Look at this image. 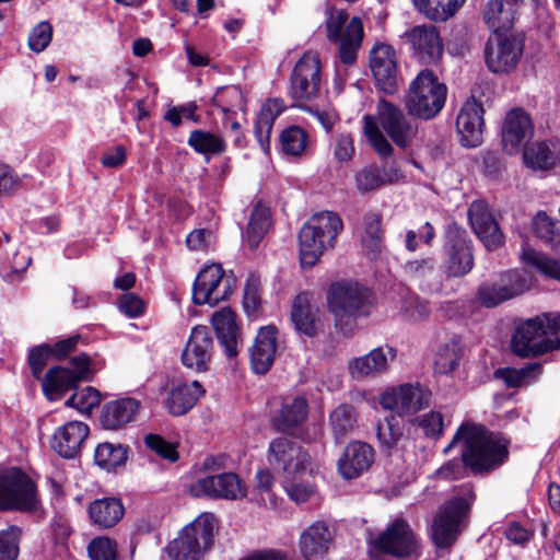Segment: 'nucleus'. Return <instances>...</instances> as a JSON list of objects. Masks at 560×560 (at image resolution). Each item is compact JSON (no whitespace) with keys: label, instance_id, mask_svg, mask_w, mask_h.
<instances>
[{"label":"nucleus","instance_id":"nucleus-12","mask_svg":"<svg viewBox=\"0 0 560 560\" xmlns=\"http://www.w3.org/2000/svg\"><path fill=\"white\" fill-rule=\"evenodd\" d=\"M91 362L86 353H80L70 360L72 370L63 366L50 368L42 382L45 396L49 400H58L79 382L91 381Z\"/></svg>","mask_w":560,"mask_h":560},{"label":"nucleus","instance_id":"nucleus-24","mask_svg":"<svg viewBox=\"0 0 560 560\" xmlns=\"http://www.w3.org/2000/svg\"><path fill=\"white\" fill-rule=\"evenodd\" d=\"M468 219L474 232L487 249L492 250L503 244V234L485 201L477 200L470 205Z\"/></svg>","mask_w":560,"mask_h":560},{"label":"nucleus","instance_id":"nucleus-53","mask_svg":"<svg viewBox=\"0 0 560 560\" xmlns=\"http://www.w3.org/2000/svg\"><path fill=\"white\" fill-rule=\"evenodd\" d=\"M101 402V393L92 387L75 390L66 401V406L73 407L80 412H91Z\"/></svg>","mask_w":560,"mask_h":560},{"label":"nucleus","instance_id":"nucleus-11","mask_svg":"<svg viewBox=\"0 0 560 560\" xmlns=\"http://www.w3.org/2000/svg\"><path fill=\"white\" fill-rule=\"evenodd\" d=\"M348 20L343 10L330 9L326 19L327 37L332 43H340L339 57L346 65H352L363 39V25L359 18H353L348 23L345 34L342 28Z\"/></svg>","mask_w":560,"mask_h":560},{"label":"nucleus","instance_id":"nucleus-36","mask_svg":"<svg viewBox=\"0 0 560 560\" xmlns=\"http://www.w3.org/2000/svg\"><path fill=\"white\" fill-rule=\"evenodd\" d=\"M523 3L524 0H488L482 13L483 21L494 33L510 28Z\"/></svg>","mask_w":560,"mask_h":560},{"label":"nucleus","instance_id":"nucleus-54","mask_svg":"<svg viewBox=\"0 0 560 560\" xmlns=\"http://www.w3.org/2000/svg\"><path fill=\"white\" fill-rule=\"evenodd\" d=\"M213 102L223 113H232L235 108L243 109L245 98L240 88L229 86L218 91Z\"/></svg>","mask_w":560,"mask_h":560},{"label":"nucleus","instance_id":"nucleus-27","mask_svg":"<svg viewBox=\"0 0 560 560\" xmlns=\"http://www.w3.org/2000/svg\"><path fill=\"white\" fill-rule=\"evenodd\" d=\"M395 357L396 352L393 348L377 347L364 355L349 360L348 372L355 381L374 378L387 371L389 361Z\"/></svg>","mask_w":560,"mask_h":560},{"label":"nucleus","instance_id":"nucleus-22","mask_svg":"<svg viewBox=\"0 0 560 560\" xmlns=\"http://www.w3.org/2000/svg\"><path fill=\"white\" fill-rule=\"evenodd\" d=\"M415 55L423 63L438 62L444 51L442 38L432 24L417 25L406 33Z\"/></svg>","mask_w":560,"mask_h":560},{"label":"nucleus","instance_id":"nucleus-43","mask_svg":"<svg viewBox=\"0 0 560 560\" xmlns=\"http://www.w3.org/2000/svg\"><path fill=\"white\" fill-rule=\"evenodd\" d=\"M399 305V313L405 320L419 323L430 317L429 302L408 289L400 294Z\"/></svg>","mask_w":560,"mask_h":560},{"label":"nucleus","instance_id":"nucleus-14","mask_svg":"<svg viewBox=\"0 0 560 560\" xmlns=\"http://www.w3.org/2000/svg\"><path fill=\"white\" fill-rule=\"evenodd\" d=\"M234 278L226 276L220 265L205 267L197 276L192 287L195 304L217 305L229 298L233 290Z\"/></svg>","mask_w":560,"mask_h":560},{"label":"nucleus","instance_id":"nucleus-45","mask_svg":"<svg viewBox=\"0 0 560 560\" xmlns=\"http://www.w3.org/2000/svg\"><path fill=\"white\" fill-rule=\"evenodd\" d=\"M127 455V446L105 442L97 445L94 453V460L97 466L109 471L125 465Z\"/></svg>","mask_w":560,"mask_h":560},{"label":"nucleus","instance_id":"nucleus-32","mask_svg":"<svg viewBox=\"0 0 560 560\" xmlns=\"http://www.w3.org/2000/svg\"><path fill=\"white\" fill-rule=\"evenodd\" d=\"M308 402L303 396L287 397L272 417V427L282 433H292L307 418Z\"/></svg>","mask_w":560,"mask_h":560},{"label":"nucleus","instance_id":"nucleus-30","mask_svg":"<svg viewBox=\"0 0 560 560\" xmlns=\"http://www.w3.org/2000/svg\"><path fill=\"white\" fill-rule=\"evenodd\" d=\"M332 538L329 526L323 521H316L301 533L300 551L307 560L323 558L329 551Z\"/></svg>","mask_w":560,"mask_h":560},{"label":"nucleus","instance_id":"nucleus-62","mask_svg":"<svg viewBox=\"0 0 560 560\" xmlns=\"http://www.w3.org/2000/svg\"><path fill=\"white\" fill-rule=\"evenodd\" d=\"M418 425L422 429L427 436L439 438L443 433V417L438 411H431L418 419Z\"/></svg>","mask_w":560,"mask_h":560},{"label":"nucleus","instance_id":"nucleus-59","mask_svg":"<svg viewBox=\"0 0 560 560\" xmlns=\"http://www.w3.org/2000/svg\"><path fill=\"white\" fill-rule=\"evenodd\" d=\"M91 560H116L117 546L108 537H96L88 546Z\"/></svg>","mask_w":560,"mask_h":560},{"label":"nucleus","instance_id":"nucleus-8","mask_svg":"<svg viewBox=\"0 0 560 560\" xmlns=\"http://www.w3.org/2000/svg\"><path fill=\"white\" fill-rule=\"evenodd\" d=\"M447 88L433 71L424 69L411 81L405 96L409 116L423 120L434 118L444 107Z\"/></svg>","mask_w":560,"mask_h":560},{"label":"nucleus","instance_id":"nucleus-64","mask_svg":"<svg viewBox=\"0 0 560 560\" xmlns=\"http://www.w3.org/2000/svg\"><path fill=\"white\" fill-rule=\"evenodd\" d=\"M243 305L248 315H254L260 306V290L256 279L250 278L244 288Z\"/></svg>","mask_w":560,"mask_h":560},{"label":"nucleus","instance_id":"nucleus-15","mask_svg":"<svg viewBox=\"0 0 560 560\" xmlns=\"http://www.w3.org/2000/svg\"><path fill=\"white\" fill-rule=\"evenodd\" d=\"M524 40L520 36H502L495 33L485 47V60L493 73H509L521 60Z\"/></svg>","mask_w":560,"mask_h":560},{"label":"nucleus","instance_id":"nucleus-5","mask_svg":"<svg viewBox=\"0 0 560 560\" xmlns=\"http://www.w3.org/2000/svg\"><path fill=\"white\" fill-rule=\"evenodd\" d=\"M342 229V220L336 212L323 211L312 215L299 233L301 265L313 267L325 250L335 247Z\"/></svg>","mask_w":560,"mask_h":560},{"label":"nucleus","instance_id":"nucleus-9","mask_svg":"<svg viewBox=\"0 0 560 560\" xmlns=\"http://www.w3.org/2000/svg\"><path fill=\"white\" fill-rule=\"evenodd\" d=\"M214 529V514L201 513L168 544L170 557L172 560H200L202 552L209 550L213 544Z\"/></svg>","mask_w":560,"mask_h":560},{"label":"nucleus","instance_id":"nucleus-57","mask_svg":"<svg viewBox=\"0 0 560 560\" xmlns=\"http://www.w3.org/2000/svg\"><path fill=\"white\" fill-rule=\"evenodd\" d=\"M533 230L537 237L552 244H560V231L556 223L545 212L540 211L533 219Z\"/></svg>","mask_w":560,"mask_h":560},{"label":"nucleus","instance_id":"nucleus-61","mask_svg":"<svg viewBox=\"0 0 560 560\" xmlns=\"http://www.w3.org/2000/svg\"><path fill=\"white\" fill-rule=\"evenodd\" d=\"M144 443L148 448H150L164 459H167L170 462H176L178 459L176 444L164 440L159 434L150 433L145 435Z\"/></svg>","mask_w":560,"mask_h":560},{"label":"nucleus","instance_id":"nucleus-42","mask_svg":"<svg viewBox=\"0 0 560 560\" xmlns=\"http://www.w3.org/2000/svg\"><path fill=\"white\" fill-rule=\"evenodd\" d=\"M465 351L463 339L453 336L443 342L435 354V365L440 373H451L459 364Z\"/></svg>","mask_w":560,"mask_h":560},{"label":"nucleus","instance_id":"nucleus-50","mask_svg":"<svg viewBox=\"0 0 560 560\" xmlns=\"http://www.w3.org/2000/svg\"><path fill=\"white\" fill-rule=\"evenodd\" d=\"M464 2L465 0H413L419 11L433 20H443L454 14Z\"/></svg>","mask_w":560,"mask_h":560},{"label":"nucleus","instance_id":"nucleus-39","mask_svg":"<svg viewBox=\"0 0 560 560\" xmlns=\"http://www.w3.org/2000/svg\"><path fill=\"white\" fill-rule=\"evenodd\" d=\"M404 272L411 279L418 280L423 291L439 292L442 290L440 277L431 280L438 273L435 260L431 257L413 259L402 266Z\"/></svg>","mask_w":560,"mask_h":560},{"label":"nucleus","instance_id":"nucleus-10","mask_svg":"<svg viewBox=\"0 0 560 560\" xmlns=\"http://www.w3.org/2000/svg\"><path fill=\"white\" fill-rule=\"evenodd\" d=\"M289 95L301 108L319 97L322 62L315 51L304 52L294 65L289 80Z\"/></svg>","mask_w":560,"mask_h":560},{"label":"nucleus","instance_id":"nucleus-35","mask_svg":"<svg viewBox=\"0 0 560 560\" xmlns=\"http://www.w3.org/2000/svg\"><path fill=\"white\" fill-rule=\"evenodd\" d=\"M203 393L201 384L197 381L174 382L166 398V408L173 416H183L196 405Z\"/></svg>","mask_w":560,"mask_h":560},{"label":"nucleus","instance_id":"nucleus-25","mask_svg":"<svg viewBox=\"0 0 560 560\" xmlns=\"http://www.w3.org/2000/svg\"><path fill=\"white\" fill-rule=\"evenodd\" d=\"M213 351V339L207 326L192 328L182 353V362L185 366L198 372L206 371Z\"/></svg>","mask_w":560,"mask_h":560},{"label":"nucleus","instance_id":"nucleus-20","mask_svg":"<svg viewBox=\"0 0 560 560\" xmlns=\"http://www.w3.org/2000/svg\"><path fill=\"white\" fill-rule=\"evenodd\" d=\"M369 66L378 89L389 95L398 90L397 56L390 45L376 43L370 51Z\"/></svg>","mask_w":560,"mask_h":560},{"label":"nucleus","instance_id":"nucleus-17","mask_svg":"<svg viewBox=\"0 0 560 560\" xmlns=\"http://www.w3.org/2000/svg\"><path fill=\"white\" fill-rule=\"evenodd\" d=\"M530 288L527 278L517 270L501 275L498 281L483 282L479 285L476 299L481 306L491 308L521 295Z\"/></svg>","mask_w":560,"mask_h":560},{"label":"nucleus","instance_id":"nucleus-1","mask_svg":"<svg viewBox=\"0 0 560 560\" xmlns=\"http://www.w3.org/2000/svg\"><path fill=\"white\" fill-rule=\"evenodd\" d=\"M458 443L462 444V459L469 471L477 476H488L505 464L510 456V440L481 423L463 422L444 453H448Z\"/></svg>","mask_w":560,"mask_h":560},{"label":"nucleus","instance_id":"nucleus-4","mask_svg":"<svg viewBox=\"0 0 560 560\" xmlns=\"http://www.w3.org/2000/svg\"><path fill=\"white\" fill-rule=\"evenodd\" d=\"M18 512L37 518L45 517V509L36 482L22 469L0 470V513Z\"/></svg>","mask_w":560,"mask_h":560},{"label":"nucleus","instance_id":"nucleus-23","mask_svg":"<svg viewBox=\"0 0 560 560\" xmlns=\"http://www.w3.org/2000/svg\"><path fill=\"white\" fill-rule=\"evenodd\" d=\"M534 132L529 115L522 108L511 109L502 127V145L508 154L517 153Z\"/></svg>","mask_w":560,"mask_h":560},{"label":"nucleus","instance_id":"nucleus-58","mask_svg":"<svg viewBox=\"0 0 560 560\" xmlns=\"http://www.w3.org/2000/svg\"><path fill=\"white\" fill-rule=\"evenodd\" d=\"M52 39V26L49 22L43 21L36 24L28 36V48L39 54L44 51Z\"/></svg>","mask_w":560,"mask_h":560},{"label":"nucleus","instance_id":"nucleus-29","mask_svg":"<svg viewBox=\"0 0 560 560\" xmlns=\"http://www.w3.org/2000/svg\"><path fill=\"white\" fill-rule=\"evenodd\" d=\"M374 460V451L364 442L354 441L347 445L338 460V470L345 479L358 478Z\"/></svg>","mask_w":560,"mask_h":560},{"label":"nucleus","instance_id":"nucleus-41","mask_svg":"<svg viewBox=\"0 0 560 560\" xmlns=\"http://www.w3.org/2000/svg\"><path fill=\"white\" fill-rule=\"evenodd\" d=\"M399 172L396 168H378L376 166H365L359 170L354 175L355 187L362 192L376 190L388 183L399 179Z\"/></svg>","mask_w":560,"mask_h":560},{"label":"nucleus","instance_id":"nucleus-34","mask_svg":"<svg viewBox=\"0 0 560 560\" xmlns=\"http://www.w3.org/2000/svg\"><path fill=\"white\" fill-rule=\"evenodd\" d=\"M319 310L311 294L303 292L295 296L291 307V320L295 329L308 337L318 331Z\"/></svg>","mask_w":560,"mask_h":560},{"label":"nucleus","instance_id":"nucleus-60","mask_svg":"<svg viewBox=\"0 0 560 560\" xmlns=\"http://www.w3.org/2000/svg\"><path fill=\"white\" fill-rule=\"evenodd\" d=\"M376 435L383 446L392 448L401 439L402 430L395 417H390L377 424Z\"/></svg>","mask_w":560,"mask_h":560},{"label":"nucleus","instance_id":"nucleus-40","mask_svg":"<svg viewBox=\"0 0 560 560\" xmlns=\"http://www.w3.org/2000/svg\"><path fill=\"white\" fill-rule=\"evenodd\" d=\"M284 108L285 105L281 98H270L260 108L255 124V136L264 151L269 149V139L275 120Z\"/></svg>","mask_w":560,"mask_h":560},{"label":"nucleus","instance_id":"nucleus-37","mask_svg":"<svg viewBox=\"0 0 560 560\" xmlns=\"http://www.w3.org/2000/svg\"><path fill=\"white\" fill-rule=\"evenodd\" d=\"M140 408L135 398H120L104 405L100 421L104 429L116 430L132 421Z\"/></svg>","mask_w":560,"mask_h":560},{"label":"nucleus","instance_id":"nucleus-31","mask_svg":"<svg viewBox=\"0 0 560 560\" xmlns=\"http://www.w3.org/2000/svg\"><path fill=\"white\" fill-rule=\"evenodd\" d=\"M277 328L272 325L261 327L250 348V364L255 373L265 374L273 364L277 352Z\"/></svg>","mask_w":560,"mask_h":560},{"label":"nucleus","instance_id":"nucleus-52","mask_svg":"<svg viewBox=\"0 0 560 560\" xmlns=\"http://www.w3.org/2000/svg\"><path fill=\"white\" fill-rule=\"evenodd\" d=\"M330 424L336 441H342L354 428L353 410L347 405L337 407L330 413Z\"/></svg>","mask_w":560,"mask_h":560},{"label":"nucleus","instance_id":"nucleus-49","mask_svg":"<svg viewBox=\"0 0 560 560\" xmlns=\"http://www.w3.org/2000/svg\"><path fill=\"white\" fill-rule=\"evenodd\" d=\"M308 135L298 126L284 129L280 135L281 150L285 155L299 156L307 148Z\"/></svg>","mask_w":560,"mask_h":560},{"label":"nucleus","instance_id":"nucleus-7","mask_svg":"<svg viewBox=\"0 0 560 560\" xmlns=\"http://www.w3.org/2000/svg\"><path fill=\"white\" fill-rule=\"evenodd\" d=\"M476 495L471 486L442 504L430 528V537L439 549H450L462 533L464 520L468 516Z\"/></svg>","mask_w":560,"mask_h":560},{"label":"nucleus","instance_id":"nucleus-47","mask_svg":"<svg viewBox=\"0 0 560 560\" xmlns=\"http://www.w3.org/2000/svg\"><path fill=\"white\" fill-rule=\"evenodd\" d=\"M381 221V215L373 212L365 214L363 218L364 234L362 236V245L371 257H376L382 248L383 232Z\"/></svg>","mask_w":560,"mask_h":560},{"label":"nucleus","instance_id":"nucleus-13","mask_svg":"<svg viewBox=\"0 0 560 560\" xmlns=\"http://www.w3.org/2000/svg\"><path fill=\"white\" fill-rule=\"evenodd\" d=\"M371 548L374 553L406 558L416 553L418 540L410 525L396 518L371 540Z\"/></svg>","mask_w":560,"mask_h":560},{"label":"nucleus","instance_id":"nucleus-33","mask_svg":"<svg viewBox=\"0 0 560 560\" xmlns=\"http://www.w3.org/2000/svg\"><path fill=\"white\" fill-rule=\"evenodd\" d=\"M89 518L98 529H109L116 526L125 514V506L119 498L105 497L95 499L89 504Z\"/></svg>","mask_w":560,"mask_h":560},{"label":"nucleus","instance_id":"nucleus-63","mask_svg":"<svg viewBox=\"0 0 560 560\" xmlns=\"http://www.w3.org/2000/svg\"><path fill=\"white\" fill-rule=\"evenodd\" d=\"M50 354L51 346L46 343L37 346L31 350L28 354V364L35 378L40 377Z\"/></svg>","mask_w":560,"mask_h":560},{"label":"nucleus","instance_id":"nucleus-38","mask_svg":"<svg viewBox=\"0 0 560 560\" xmlns=\"http://www.w3.org/2000/svg\"><path fill=\"white\" fill-rule=\"evenodd\" d=\"M212 325L225 354L229 358L235 357L237 354V326L234 312L229 307L215 312L212 315Z\"/></svg>","mask_w":560,"mask_h":560},{"label":"nucleus","instance_id":"nucleus-28","mask_svg":"<svg viewBox=\"0 0 560 560\" xmlns=\"http://www.w3.org/2000/svg\"><path fill=\"white\" fill-rule=\"evenodd\" d=\"M90 429L82 421H69L59 427L51 439V447L61 457L73 458L88 439Z\"/></svg>","mask_w":560,"mask_h":560},{"label":"nucleus","instance_id":"nucleus-44","mask_svg":"<svg viewBox=\"0 0 560 560\" xmlns=\"http://www.w3.org/2000/svg\"><path fill=\"white\" fill-rule=\"evenodd\" d=\"M270 210L268 207L257 203L253 209L250 219L246 229V241L250 248L259 245L268 229L270 228Z\"/></svg>","mask_w":560,"mask_h":560},{"label":"nucleus","instance_id":"nucleus-19","mask_svg":"<svg viewBox=\"0 0 560 560\" xmlns=\"http://www.w3.org/2000/svg\"><path fill=\"white\" fill-rule=\"evenodd\" d=\"M196 498L238 500L246 497V487L234 472H221L199 478L190 486Z\"/></svg>","mask_w":560,"mask_h":560},{"label":"nucleus","instance_id":"nucleus-26","mask_svg":"<svg viewBox=\"0 0 560 560\" xmlns=\"http://www.w3.org/2000/svg\"><path fill=\"white\" fill-rule=\"evenodd\" d=\"M483 107L476 100H468L462 106L457 119L456 129L459 142L463 147L475 148L482 141Z\"/></svg>","mask_w":560,"mask_h":560},{"label":"nucleus","instance_id":"nucleus-55","mask_svg":"<svg viewBox=\"0 0 560 560\" xmlns=\"http://www.w3.org/2000/svg\"><path fill=\"white\" fill-rule=\"evenodd\" d=\"M334 160L339 164L349 163L355 153L354 138L350 132H339L331 143Z\"/></svg>","mask_w":560,"mask_h":560},{"label":"nucleus","instance_id":"nucleus-56","mask_svg":"<svg viewBox=\"0 0 560 560\" xmlns=\"http://www.w3.org/2000/svg\"><path fill=\"white\" fill-rule=\"evenodd\" d=\"M21 534L22 530L18 526H10L0 532V560H16Z\"/></svg>","mask_w":560,"mask_h":560},{"label":"nucleus","instance_id":"nucleus-3","mask_svg":"<svg viewBox=\"0 0 560 560\" xmlns=\"http://www.w3.org/2000/svg\"><path fill=\"white\" fill-rule=\"evenodd\" d=\"M511 348L523 358L560 349V315L545 313L523 322L515 328Z\"/></svg>","mask_w":560,"mask_h":560},{"label":"nucleus","instance_id":"nucleus-2","mask_svg":"<svg viewBox=\"0 0 560 560\" xmlns=\"http://www.w3.org/2000/svg\"><path fill=\"white\" fill-rule=\"evenodd\" d=\"M363 132L381 158L393 154V147L385 135L400 149L411 145L418 128L396 104L381 98L375 115L363 117Z\"/></svg>","mask_w":560,"mask_h":560},{"label":"nucleus","instance_id":"nucleus-46","mask_svg":"<svg viewBox=\"0 0 560 560\" xmlns=\"http://www.w3.org/2000/svg\"><path fill=\"white\" fill-rule=\"evenodd\" d=\"M187 143L203 155H217L225 151V142L220 136L200 129L190 132Z\"/></svg>","mask_w":560,"mask_h":560},{"label":"nucleus","instance_id":"nucleus-21","mask_svg":"<svg viewBox=\"0 0 560 560\" xmlns=\"http://www.w3.org/2000/svg\"><path fill=\"white\" fill-rule=\"evenodd\" d=\"M268 462L288 476L304 471L311 464L310 454L288 438H277L269 443Z\"/></svg>","mask_w":560,"mask_h":560},{"label":"nucleus","instance_id":"nucleus-16","mask_svg":"<svg viewBox=\"0 0 560 560\" xmlns=\"http://www.w3.org/2000/svg\"><path fill=\"white\" fill-rule=\"evenodd\" d=\"M445 273L448 278H460L466 276L474 268V255L471 241L468 238L465 229L456 223L447 225L446 230Z\"/></svg>","mask_w":560,"mask_h":560},{"label":"nucleus","instance_id":"nucleus-48","mask_svg":"<svg viewBox=\"0 0 560 560\" xmlns=\"http://www.w3.org/2000/svg\"><path fill=\"white\" fill-rule=\"evenodd\" d=\"M525 164L538 171H547L556 165L557 156L545 142H536L524 151Z\"/></svg>","mask_w":560,"mask_h":560},{"label":"nucleus","instance_id":"nucleus-6","mask_svg":"<svg viewBox=\"0 0 560 560\" xmlns=\"http://www.w3.org/2000/svg\"><path fill=\"white\" fill-rule=\"evenodd\" d=\"M327 305L336 326L345 332H351L352 322L370 315L373 294L358 282L339 281L329 287Z\"/></svg>","mask_w":560,"mask_h":560},{"label":"nucleus","instance_id":"nucleus-51","mask_svg":"<svg viewBox=\"0 0 560 560\" xmlns=\"http://www.w3.org/2000/svg\"><path fill=\"white\" fill-rule=\"evenodd\" d=\"M523 261L540 271L542 275L560 281V264L559 261L547 257L532 248H524L522 254Z\"/></svg>","mask_w":560,"mask_h":560},{"label":"nucleus","instance_id":"nucleus-18","mask_svg":"<svg viewBox=\"0 0 560 560\" xmlns=\"http://www.w3.org/2000/svg\"><path fill=\"white\" fill-rule=\"evenodd\" d=\"M431 396V392L420 384H402L384 392L380 404L399 416L412 415L428 407Z\"/></svg>","mask_w":560,"mask_h":560}]
</instances>
